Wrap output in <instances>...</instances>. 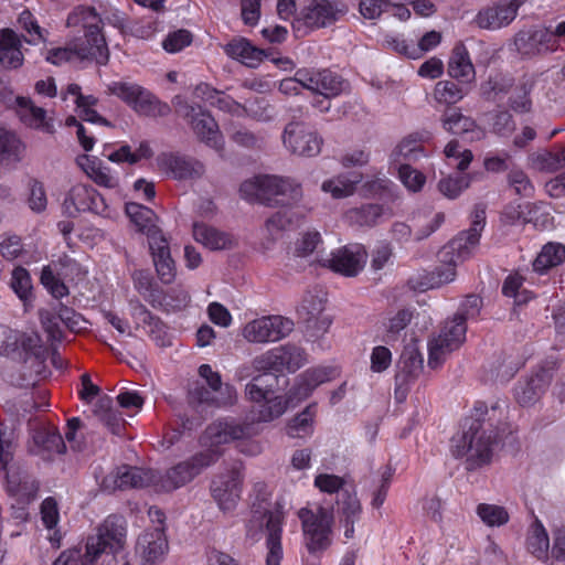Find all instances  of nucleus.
<instances>
[{"mask_svg":"<svg viewBox=\"0 0 565 565\" xmlns=\"http://www.w3.org/2000/svg\"><path fill=\"white\" fill-rule=\"evenodd\" d=\"M21 350L29 358H33L36 374L44 369L46 350L36 332L22 333L8 326L0 324V356H8Z\"/></svg>","mask_w":565,"mask_h":565,"instance_id":"8","label":"nucleus"},{"mask_svg":"<svg viewBox=\"0 0 565 565\" xmlns=\"http://www.w3.org/2000/svg\"><path fill=\"white\" fill-rule=\"evenodd\" d=\"M299 216L290 209L274 213L265 223V236L269 244L280 238L282 232L297 225Z\"/></svg>","mask_w":565,"mask_h":565,"instance_id":"42","label":"nucleus"},{"mask_svg":"<svg viewBox=\"0 0 565 565\" xmlns=\"http://www.w3.org/2000/svg\"><path fill=\"white\" fill-rule=\"evenodd\" d=\"M338 375L337 369L319 366L309 369L296 379L287 396L276 394L268 385L263 386V376H257L245 385L244 394L253 404L255 420L269 423L285 414L289 406L307 398L320 384Z\"/></svg>","mask_w":565,"mask_h":565,"instance_id":"1","label":"nucleus"},{"mask_svg":"<svg viewBox=\"0 0 565 565\" xmlns=\"http://www.w3.org/2000/svg\"><path fill=\"white\" fill-rule=\"evenodd\" d=\"M168 547L163 527H154L139 536L136 554L141 565H156L164 558Z\"/></svg>","mask_w":565,"mask_h":565,"instance_id":"25","label":"nucleus"},{"mask_svg":"<svg viewBox=\"0 0 565 565\" xmlns=\"http://www.w3.org/2000/svg\"><path fill=\"white\" fill-rule=\"evenodd\" d=\"M10 287L24 303L32 298V279L29 271L23 267H15L11 274Z\"/></svg>","mask_w":565,"mask_h":565,"instance_id":"55","label":"nucleus"},{"mask_svg":"<svg viewBox=\"0 0 565 565\" xmlns=\"http://www.w3.org/2000/svg\"><path fill=\"white\" fill-rule=\"evenodd\" d=\"M518 0H499L482 8L476 15L475 22L480 29L495 31L510 25L518 15Z\"/></svg>","mask_w":565,"mask_h":565,"instance_id":"17","label":"nucleus"},{"mask_svg":"<svg viewBox=\"0 0 565 565\" xmlns=\"http://www.w3.org/2000/svg\"><path fill=\"white\" fill-rule=\"evenodd\" d=\"M448 74L463 83H470L475 79V67L465 45L455 46L448 62Z\"/></svg>","mask_w":565,"mask_h":565,"instance_id":"37","label":"nucleus"},{"mask_svg":"<svg viewBox=\"0 0 565 565\" xmlns=\"http://www.w3.org/2000/svg\"><path fill=\"white\" fill-rule=\"evenodd\" d=\"M24 146L11 131L0 128V163L11 166L21 160Z\"/></svg>","mask_w":565,"mask_h":565,"instance_id":"46","label":"nucleus"},{"mask_svg":"<svg viewBox=\"0 0 565 565\" xmlns=\"http://www.w3.org/2000/svg\"><path fill=\"white\" fill-rule=\"evenodd\" d=\"M306 363L305 350L291 343L268 350L253 360L256 370L274 372H296Z\"/></svg>","mask_w":565,"mask_h":565,"instance_id":"11","label":"nucleus"},{"mask_svg":"<svg viewBox=\"0 0 565 565\" xmlns=\"http://www.w3.org/2000/svg\"><path fill=\"white\" fill-rule=\"evenodd\" d=\"M381 215V207L376 204H366L351 209L345 213L347 221L352 225L371 226Z\"/></svg>","mask_w":565,"mask_h":565,"instance_id":"56","label":"nucleus"},{"mask_svg":"<svg viewBox=\"0 0 565 565\" xmlns=\"http://www.w3.org/2000/svg\"><path fill=\"white\" fill-rule=\"evenodd\" d=\"M24 55L19 34L9 28L0 29V65L8 70L22 66Z\"/></svg>","mask_w":565,"mask_h":565,"instance_id":"31","label":"nucleus"},{"mask_svg":"<svg viewBox=\"0 0 565 565\" xmlns=\"http://www.w3.org/2000/svg\"><path fill=\"white\" fill-rule=\"evenodd\" d=\"M467 326L460 317L444 322L439 332L428 341V366L440 367L448 356L466 341Z\"/></svg>","mask_w":565,"mask_h":565,"instance_id":"7","label":"nucleus"},{"mask_svg":"<svg viewBox=\"0 0 565 565\" xmlns=\"http://www.w3.org/2000/svg\"><path fill=\"white\" fill-rule=\"evenodd\" d=\"M265 188L267 205H291L303 196L301 183L290 177L266 175Z\"/></svg>","mask_w":565,"mask_h":565,"instance_id":"19","label":"nucleus"},{"mask_svg":"<svg viewBox=\"0 0 565 565\" xmlns=\"http://www.w3.org/2000/svg\"><path fill=\"white\" fill-rule=\"evenodd\" d=\"M156 162L161 172L177 180L195 179L204 173V166L200 161L179 153H160Z\"/></svg>","mask_w":565,"mask_h":565,"instance_id":"20","label":"nucleus"},{"mask_svg":"<svg viewBox=\"0 0 565 565\" xmlns=\"http://www.w3.org/2000/svg\"><path fill=\"white\" fill-rule=\"evenodd\" d=\"M412 318L413 312L408 309H401L387 317L386 321L383 323L385 329V340H395L399 332L408 326Z\"/></svg>","mask_w":565,"mask_h":565,"instance_id":"59","label":"nucleus"},{"mask_svg":"<svg viewBox=\"0 0 565 565\" xmlns=\"http://www.w3.org/2000/svg\"><path fill=\"white\" fill-rule=\"evenodd\" d=\"M550 547L548 534L541 521L536 520L527 536V548L535 557H546Z\"/></svg>","mask_w":565,"mask_h":565,"instance_id":"50","label":"nucleus"},{"mask_svg":"<svg viewBox=\"0 0 565 565\" xmlns=\"http://www.w3.org/2000/svg\"><path fill=\"white\" fill-rule=\"evenodd\" d=\"M93 41L100 46L90 51L83 45L72 46L70 43L65 47H57L50 50L46 54V61L54 65H62L67 62H96L99 65H105L106 51L100 38H94Z\"/></svg>","mask_w":565,"mask_h":565,"instance_id":"24","label":"nucleus"},{"mask_svg":"<svg viewBox=\"0 0 565 565\" xmlns=\"http://www.w3.org/2000/svg\"><path fill=\"white\" fill-rule=\"evenodd\" d=\"M447 162L450 167H456L458 170L463 171L468 168L472 160V153L468 149H460L456 140L449 141L444 150Z\"/></svg>","mask_w":565,"mask_h":565,"instance_id":"62","label":"nucleus"},{"mask_svg":"<svg viewBox=\"0 0 565 565\" xmlns=\"http://www.w3.org/2000/svg\"><path fill=\"white\" fill-rule=\"evenodd\" d=\"M294 326L291 319L279 315L262 316L246 322L241 334L248 343L266 344L289 335Z\"/></svg>","mask_w":565,"mask_h":565,"instance_id":"9","label":"nucleus"},{"mask_svg":"<svg viewBox=\"0 0 565 565\" xmlns=\"http://www.w3.org/2000/svg\"><path fill=\"white\" fill-rule=\"evenodd\" d=\"M513 86V79L509 75L495 74L481 85V93L488 99L499 100L503 95L510 94Z\"/></svg>","mask_w":565,"mask_h":565,"instance_id":"51","label":"nucleus"},{"mask_svg":"<svg viewBox=\"0 0 565 565\" xmlns=\"http://www.w3.org/2000/svg\"><path fill=\"white\" fill-rule=\"evenodd\" d=\"M282 143L292 154L311 158L320 153L323 140L303 122L291 121L284 129Z\"/></svg>","mask_w":565,"mask_h":565,"instance_id":"13","label":"nucleus"},{"mask_svg":"<svg viewBox=\"0 0 565 565\" xmlns=\"http://www.w3.org/2000/svg\"><path fill=\"white\" fill-rule=\"evenodd\" d=\"M282 513L279 510H268L266 508H254L252 516L247 523V535L254 540H259L263 531H266V565H280L282 559L281 533H282Z\"/></svg>","mask_w":565,"mask_h":565,"instance_id":"4","label":"nucleus"},{"mask_svg":"<svg viewBox=\"0 0 565 565\" xmlns=\"http://www.w3.org/2000/svg\"><path fill=\"white\" fill-rule=\"evenodd\" d=\"M243 477L237 470L216 477L211 486L212 497L218 508L228 512L237 505L242 492Z\"/></svg>","mask_w":565,"mask_h":565,"instance_id":"23","label":"nucleus"},{"mask_svg":"<svg viewBox=\"0 0 565 565\" xmlns=\"http://www.w3.org/2000/svg\"><path fill=\"white\" fill-rule=\"evenodd\" d=\"M443 128L455 135H466L470 140L480 139L483 131L477 127L475 120L463 115L459 109H448L441 116Z\"/></svg>","mask_w":565,"mask_h":565,"instance_id":"35","label":"nucleus"},{"mask_svg":"<svg viewBox=\"0 0 565 565\" xmlns=\"http://www.w3.org/2000/svg\"><path fill=\"white\" fill-rule=\"evenodd\" d=\"M315 419L316 408L309 405L288 422L286 434L291 438H308L313 434Z\"/></svg>","mask_w":565,"mask_h":565,"instance_id":"45","label":"nucleus"},{"mask_svg":"<svg viewBox=\"0 0 565 565\" xmlns=\"http://www.w3.org/2000/svg\"><path fill=\"white\" fill-rule=\"evenodd\" d=\"M7 479V491L10 495L17 497L19 501H28L32 494L33 488L29 486L25 477L14 465H8L3 469Z\"/></svg>","mask_w":565,"mask_h":565,"instance_id":"48","label":"nucleus"},{"mask_svg":"<svg viewBox=\"0 0 565 565\" xmlns=\"http://www.w3.org/2000/svg\"><path fill=\"white\" fill-rule=\"evenodd\" d=\"M156 475L151 470L122 466L107 475L102 487L107 491L142 488L154 482Z\"/></svg>","mask_w":565,"mask_h":565,"instance_id":"21","label":"nucleus"},{"mask_svg":"<svg viewBox=\"0 0 565 565\" xmlns=\"http://www.w3.org/2000/svg\"><path fill=\"white\" fill-rule=\"evenodd\" d=\"M514 44L518 52L523 56L532 57L543 54L537 31L519 33L515 36Z\"/></svg>","mask_w":565,"mask_h":565,"instance_id":"63","label":"nucleus"},{"mask_svg":"<svg viewBox=\"0 0 565 565\" xmlns=\"http://www.w3.org/2000/svg\"><path fill=\"white\" fill-rule=\"evenodd\" d=\"M361 181V173L342 172L323 180L321 191L334 200H342L352 196Z\"/></svg>","mask_w":565,"mask_h":565,"instance_id":"32","label":"nucleus"},{"mask_svg":"<svg viewBox=\"0 0 565 565\" xmlns=\"http://www.w3.org/2000/svg\"><path fill=\"white\" fill-rule=\"evenodd\" d=\"M128 306L136 328H143L151 337L159 339L164 329L160 319L154 317L138 299H130Z\"/></svg>","mask_w":565,"mask_h":565,"instance_id":"38","label":"nucleus"},{"mask_svg":"<svg viewBox=\"0 0 565 565\" xmlns=\"http://www.w3.org/2000/svg\"><path fill=\"white\" fill-rule=\"evenodd\" d=\"M64 207L70 214L90 211L96 214H108L104 198L92 186L76 184L72 186L64 201Z\"/></svg>","mask_w":565,"mask_h":565,"instance_id":"22","label":"nucleus"},{"mask_svg":"<svg viewBox=\"0 0 565 565\" xmlns=\"http://www.w3.org/2000/svg\"><path fill=\"white\" fill-rule=\"evenodd\" d=\"M76 164L99 186L115 189L119 185L118 174L95 157L81 154L76 158Z\"/></svg>","mask_w":565,"mask_h":565,"instance_id":"30","label":"nucleus"},{"mask_svg":"<svg viewBox=\"0 0 565 565\" xmlns=\"http://www.w3.org/2000/svg\"><path fill=\"white\" fill-rule=\"evenodd\" d=\"M367 253L360 244H350L332 250L329 257L321 259L324 267L345 277H354L362 271Z\"/></svg>","mask_w":565,"mask_h":565,"instance_id":"14","label":"nucleus"},{"mask_svg":"<svg viewBox=\"0 0 565 565\" xmlns=\"http://www.w3.org/2000/svg\"><path fill=\"white\" fill-rule=\"evenodd\" d=\"M441 36L436 31L427 32L425 35L422 36L418 43V47H415L414 45H408L404 41H399L396 43L395 49L401 52L402 54L416 58L422 53L428 52L436 47L440 43Z\"/></svg>","mask_w":565,"mask_h":565,"instance_id":"53","label":"nucleus"},{"mask_svg":"<svg viewBox=\"0 0 565 565\" xmlns=\"http://www.w3.org/2000/svg\"><path fill=\"white\" fill-rule=\"evenodd\" d=\"M480 236L466 231L460 233L457 237L450 241L439 253L440 260H447L448 258L459 264L470 258L476 252L479 245Z\"/></svg>","mask_w":565,"mask_h":565,"instance_id":"29","label":"nucleus"},{"mask_svg":"<svg viewBox=\"0 0 565 565\" xmlns=\"http://www.w3.org/2000/svg\"><path fill=\"white\" fill-rule=\"evenodd\" d=\"M108 90L140 115L152 116L157 111L158 100L150 92L138 84L114 82L108 85Z\"/></svg>","mask_w":565,"mask_h":565,"instance_id":"16","label":"nucleus"},{"mask_svg":"<svg viewBox=\"0 0 565 565\" xmlns=\"http://www.w3.org/2000/svg\"><path fill=\"white\" fill-rule=\"evenodd\" d=\"M477 514L488 526H501L509 521L507 510L495 504L480 503L477 507Z\"/></svg>","mask_w":565,"mask_h":565,"instance_id":"60","label":"nucleus"},{"mask_svg":"<svg viewBox=\"0 0 565 565\" xmlns=\"http://www.w3.org/2000/svg\"><path fill=\"white\" fill-rule=\"evenodd\" d=\"M266 175H257L244 181L241 184V196L249 202H262L266 204Z\"/></svg>","mask_w":565,"mask_h":565,"instance_id":"57","label":"nucleus"},{"mask_svg":"<svg viewBox=\"0 0 565 565\" xmlns=\"http://www.w3.org/2000/svg\"><path fill=\"white\" fill-rule=\"evenodd\" d=\"M226 53L248 67H256L264 58V52L247 40H234L226 45Z\"/></svg>","mask_w":565,"mask_h":565,"instance_id":"43","label":"nucleus"},{"mask_svg":"<svg viewBox=\"0 0 565 565\" xmlns=\"http://www.w3.org/2000/svg\"><path fill=\"white\" fill-rule=\"evenodd\" d=\"M424 141V135L419 134L409 135L402 139L391 152V166L394 167L395 169H398L401 164H408L407 162L416 161L417 159L423 157Z\"/></svg>","mask_w":565,"mask_h":565,"instance_id":"33","label":"nucleus"},{"mask_svg":"<svg viewBox=\"0 0 565 565\" xmlns=\"http://www.w3.org/2000/svg\"><path fill=\"white\" fill-rule=\"evenodd\" d=\"M36 454L51 458L65 451V443L56 428H41L33 434Z\"/></svg>","mask_w":565,"mask_h":565,"instance_id":"39","label":"nucleus"},{"mask_svg":"<svg viewBox=\"0 0 565 565\" xmlns=\"http://www.w3.org/2000/svg\"><path fill=\"white\" fill-rule=\"evenodd\" d=\"M195 398L200 403L212 405L215 407H230L237 402V391L228 383H223L217 390L209 392L204 388H198L195 392Z\"/></svg>","mask_w":565,"mask_h":565,"instance_id":"41","label":"nucleus"},{"mask_svg":"<svg viewBox=\"0 0 565 565\" xmlns=\"http://www.w3.org/2000/svg\"><path fill=\"white\" fill-rule=\"evenodd\" d=\"M18 23L30 36L26 43L36 45L47 40V31L39 25L38 20L29 10L25 9L19 13Z\"/></svg>","mask_w":565,"mask_h":565,"instance_id":"54","label":"nucleus"},{"mask_svg":"<svg viewBox=\"0 0 565 565\" xmlns=\"http://www.w3.org/2000/svg\"><path fill=\"white\" fill-rule=\"evenodd\" d=\"M193 236L196 242L212 250L233 246V238L228 234L203 223H195L193 225Z\"/></svg>","mask_w":565,"mask_h":565,"instance_id":"40","label":"nucleus"},{"mask_svg":"<svg viewBox=\"0 0 565 565\" xmlns=\"http://www.w3.org/2000/svg\"><path fill=\"white\" fill-rule=\"evenodd\" d=\"M41 521L42 524L49 530L51 533L49 535V541L54 547H60L62 541V533L57 529V524L60 521V511L58 505L55 499L49 497L41 503L40 508Z\"/></svg>","mask_w":565,"mask_h":565,"instance_id":"44","label":"nucleus"},{"mask_svg":"<svg viewBox=\"0 0 565 565\" xmlns=\"http://www.w3.org/2000/svg\"><path fill=\"white\" fill-rule=\"evenodd\" d=\"M548 385L550 375L546 371H542L531 376L525 382L520 383L515 388V398L522 406L533 405L545 393Z\"/></svg>","mask_w":565,"mask_h":565,"instance_id":"36","label":"nucleus"},{"mask_svg":"<svg viewBox=\"0 0 565 565\" xmlns=\"http://www.w3.org/2000/svg\"><path fill=\"white\" fill-rule=\"evenodd\" d=\"M305 544L310 553L326 551L332 543L334 516L331 509L322 505L302 508L298 511Z\"/></svg>","mask_w":565,"mask_h":565,"instance_id":"5","label":"nucleus"},{"mask_svg":"<svg viewBox=\"0 0 565 565\" xmlns=\"http://www.w3.org/2000/svg\"><path fill=\"white\" fill-rule=\"evenodd\" d=\"M533 166L540 171L554 172L565 166V148L558 152L542 151L533 157ZM546 192L554 198L565 194V172L545 184Z\"/></svg>","mask_w":565,"mask_h":565,"instance_id":"27","label":"nucleus"},{"mask_svg":"<svg viewBox=\"0 0 565 565\" xmlns=\"http://www.w3.org/2000/svg\"><path fill=\"white\" fill-rule=\"evenodd\" d=\"M532 89V82L527 78L514 85L509 94L511 107L516 111H527L531 108L529 94Z\"/></svg>","mask_w":565,"mask_h":565,"instance_id":"58","label":"nucleus"},{"mask_svg":"<svg viewBox=\"0 0 565 565\" xmlns=\"http://www.w3.org/2000/svg\"><path fill=\"white\" fill-rule=\"evenodd\" d=\"M126 543V522L118 515H109L89 536L83 557V565H93L103 553H117Z\"/></svg>","mask_w":565,"mask_h":565,"instance_id":"6","label":"nucleus"},{"mask_svg":"<svg viewBox=\"0 0 565 565\" xmlns=\"http://www.w3.org/2000/svg\"><path fill=\"white\" fill-rule=\"evenodd\" d=\"M444 264L438 266L428 276L426 284L427 288H439L445 284L454 281L456 277V266L458 264L452 263L449 258L441 260Z\"/></svg>","mask_w":565,"mask_h":565,"instance_id":"64","label":"nucleus"},{"mask_svg":"<svg viewBox=\"0 0 565 565\" xmlns=\"http://www.w3.org/2000/svg\"><path fill=\"white\" fill-rule=\"evenodd\" d=\"M247 435V427L234 419H218L207 426L201 437V445L206 447L204 452H216L218 447L233 440L242 439Z\"/></svg>","mask_w":565,"mask_h":565,"instance_id":"18","label":"nucleus"},{"mask_svg":"<svg viewBox=\"0 0 565 565\" xmlns=\"http://www.w3.org/2000/svg\"><path fill=\"white\" fill-rule=\"evenodd\" d=\"M217 460V454L200 452L190 459L179 462L169 469L159 479L154 478V486L161 491H173L192 481L205 468L210 467Z\"/></svg>","mask_w":565,"mask_h":565,"instance_id":"10","label":"nucleus"},{"mask_svg":"<svg viewBox=\"0 0 565 565\" xmlns=\"http://www.w3.org/2000/svg\"><path fill=\"white\" fill-rule=\"evenodd\" d=\"M183 115L199 141L221 154L224 152V136L216 120L207 111L199 105H186Z\"/></svg>","mask_w":565,"mask_h":565,"instance_id":"12","label":"nucleus"},{"mask_svg":"<svg viewBox=\"0 0 565 565\" xmlns=\"http://www.w3.org/2000/svg\"><path fill=\"white\" fill-rule=\"evenodd\" d=\"M126 213L137 230L148 237L159 279L163 284H171L175 277V265L171 257L169 242L157 225V215L149 207L138 203H127Z\"/></svg>","mask_w":565,"mask_h":565,"instance_id":"2","label":"nucleus"},{"mask_svg":"<svg viewBox=\"0 0 565 565\" xmlns=\"http://www.w3.org/2000/svg\"><path fill=\"white\" fill-rule=\"evenodd\" d=\"M466 94L467 92L456 83L451 81H439L435 85L433 97L438 104L449 106L460 102Z\"/></svg>","mask_w":565,"mask_h":565,"instance_id":"52","label":"nucleus"},{"mask_svg":"<svg viewBox=\"0 0 565 565\" xmlns=\"http://www.w3.org/2000/svg\"><path fill=\"white\" fill-rule=\"evenodd\" d=\"M339 522L347 540L354 537V525L360 521L362 504L355 492L344 491L340 501Z\"/></svg>","mask_w":565,"mask_h":565,"instance_id":"34","label":"nucleus"},{"mask_svg":"<svg viewBox=\"0 0 565 565\" xmlns=\"http://www.w3.org/2000/svg\"><path fill=\"white\" fill-rule=\"evenodd\" d=\"M347 8L335 0H313L302 11V20L309 28H324L338 21Z\"/></svg>","mask_w":565,"mask_h":565,"instance_id":"26","label":"nucleus"},{"mask_svg":"<svg viewBox=\"0 0 565 565\" xmlns=\"http://www.w3.org/2000/svg\"><path fill=\"white\" fill-rule=\"evenodd\" d=\"M17 114L28 127L52 135L55 127L52 118L46 116L45 109L38 107L29 97H17Z\"/></svg>","mask_w":565,"mask_h":565,"instance_id":"28","label":"nucleus"},{"mask_svg":"<svg viewBox=\"0 0 565 565\" xmlns=\"http://www.w3.org/2000/svg\"><path fill=\"white\" fill-rule=\"evenodd\" d=\"M344 88V82L340 76L329 70H321L317 94L331 98L340 95Z\"/></svg>","mask_w":565,"mask_h":565,"instance_id":"61","label":"nucleus"},{"mask_svg":"<svg viewBox=\"0 0 565 565\" xmlns=\"http://www.w3.org/2000/svg\"><path fill=\"white\" fill-rule=\"evenodd\" d=\"M495 436L480 418H476L460 437L452 440L451 452L457 458H466V468L475 470L490 463Z\"/></svg>","mask_w":565,"mask_h":565,"instance_id":"3","label":"nucleus"},{"mask_svg":"<svg viewBox=\"0 0 565 565\" xmlns=\"http://www.w3.org/2000/svg\"><path fill=\"white\" fill-rule=\"evenodd\" d=\"M102 20L97 12L93 8H77L67 18V25L71 28L81 26L85 30L84 38L73 40L72 46L83 45L86 49H97L100 46L98 43L93 41L94 38H100L104 49L106 51L105 65L109 60V51L105 40V36L100 32Z\"/></svg>","mask_w":565,"mask_h":565,"instance_id":"15","label":"nucleus"},{"mask_svg":"<svg viewBox=\"0 0 565 565\" xmlns=\"http://www.w3.org/2000/svg\"><path fill=\"white\" fill-rule=\"evenodd\" d=\"M98 419L115 435H119L125 426V420L120 415L111 409V398L108 396L100 397L94 409Z\"/></svg>","mask_w":565,"mask_h":565,"instance_id":"49","label":"nucleus"},{"mask_svg":"<svg viewBox=\"0 0 565 565\" xmlns=\"http://www.w3.org/2000/svg\"><path fill=\"white\" fill-rule=\"evenodd\" d=\"M564 260L565 246L559 243H547L542 247L533 262V268L535 271L542 274L561 265Z\"/></svg>","mask_w":565,"mask_h":565,"instance_id":"47","label":"nucleus"}]
</instances>
